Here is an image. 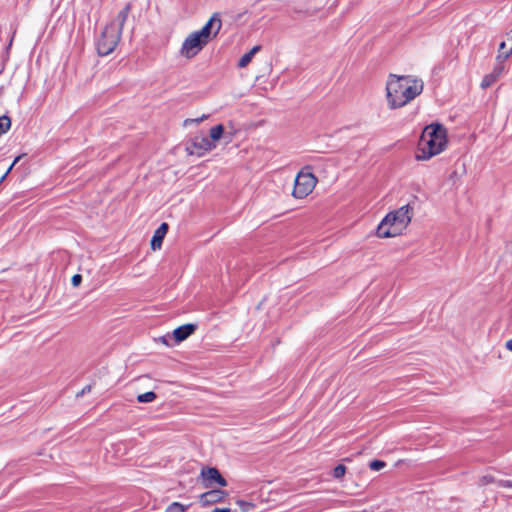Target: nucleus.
<instances>
[{"mask_svg": "<svg viewBox=\"0 0 512 512\" xmlns=\"http://www.w3.org/2000/svg\"><path fill=\"white\" fill-rule=\"evenodd\" d=\"M423 81L409 75L390 74L386 84V98L390 109L405 106L423 91Z\"/></svg>", "mask_w": 512, "mask_h": 512, "instance_id": "f257e3e1", "label": "nucleus"}, {"mask_svg": "<svg viewBox=\"0 0 512 512\" xmlns=\"http://www.w3.org/2000/svg\"><path fill=\"white\" fill-rule=\"evenodd\" d=\"M447 145V131L439 123H432L426 126L419 140L416 159L420 161L429 160L440 154Z\"/></svg>", "mask_w": 512, "mask_h": 512, "instance_id": "f03ea898", "label": "nucleus"}, {"mask_svg": "<svg viewBox=\"0 0 512 512\" xmlns=\"http://www.w3.org/2000/svg\"><path fill=\"white\" fill-rule=\"evenodd\" d=\"M130 10L131 4L128 3L117 14L115 20L106 25L103 29L96 44L97 52L100 56H107L111 54L117 47L121 38L123 26L127 20Z\"/></svg>", "mask_w": 512, "mask_h": 512, "instance_id": "7ed1b4c3", "label": "nucleus"}, {"mask_svg": "<svg viewBox=\"0 0 512 512\" xmlns=\"http://www.w3.org/2000/svg\"><path fill=\"white\" fill-rule=\"evenodd\" d=\"M413 207L410 204L403 205L397 210L389 212L377 227V236L380 238L395 237L406 229L411 222Z\"/></svg>", "mask_w": 512, "mask_h": 512, "instance_id": "20e7f679", "label": "nucleus"}, {"mask_svg": "<svg viewBox=\"0 0 512 512\" xmlns=\"http://www.w3.org/2000/svg\"><path fill=\"white\" fill-rule=\"evenodd\" d=\"M208 43V41L194 31L190 33L182 43L180 55L186 59H192L196 57Z\"/></svg>", "mask_w": 512, "mask_h": 512, "instance_id": "39448f33", "label": "nucleus"}, {"mask_svg": "<svg viewBox=\"0 0 512 512\" xmlns=\"http://www.w3.org/2000/svg\"><path fill=\"white\" fill-rule=\"evenodd\" d=\"M316 183L317 178L311 172L302 170L295 178L292 195L295 198L302 199L313 191Z\"/></svg>", "mask_w": 512, "mask_h": 512, "instance_id": "423d86ee", "label": "nucleus"}, {"mask_svg": "<svg viewBox=\"0 0 512 512\" xmlns=\"http://www.w3.org/2000/svg\"><path fill=\"white\" fill-rule=\"evenodd\" d=\"M217 145H212L208 141V137L204 135L194 136L187 144L186 151L190 155L201 157L207 152L212 151Z\"/></svg>", "mask_w": 512, "mask_h": 512, "instance_id": "0eeeda50", "label": "nucleus"}, {"mask_svg": "<svg viewBox=\"0 0 512 512\" xmlns=\"http://www.w3.org/2000/svg\"><path fill=\"white\" fill-rule=\"evenodd\" d=\"M200 479L206 488L218 485L226 487L228 485L226 479L221 475L219 470L215 467H203L200 472Z\"/></svg>", "mask_w": 512, "mask_h": 512, "instance_id": "6e6552de", "label": "nucleus"}, {"mask_svg": "<svg viewBox=\"0 0 512 512\" xmlns=\"http://www.w3.org/2000/svg\"><path fill=\"white\" fill-rule=\"evenodd\" d=\"M222 27V20L220 17V13L215 12L211 16V18L207 21V23L198 31H196L200 36H202L206 41L211 42L215 39L220 32Z\"/></svg>", "mask_w": 512, "mask_h": 512, "instance_id": "1a4fd4ad", "label": "nucleus"}, {"mask_svg": "<svg viewBox=\"0 0 512 512\" xmlns=\"http://www.w3.org/2000/svg\"><path fill=\"white\" fill-rule=\"evenodd\" d=\"M222 27V20L220 17V13L215 12L211 16V18L207 21V23L198 31H196L200 36H202L206 41L211 42L215 39L220 32Z\"/></svg>", "mask_w": 512, "mask_h": 512, "instance_id": "9d476101", "label": "nucleus"}, {"mask_svg": "<svg viewBox=\"0 0 512 512\" xmlns=\"http://www.w3.org/2000/svg\"><path fill=\"white\" fill-rule=\"evenodd\" d=\"M227 496V492L223 490L213 489L200 495L202 505H212L221 502Z\"/></svg>", "mask_w": 512, "mask_h": 512, "instance_id": "9b49d317", "label": "nucleus"}, {"mask_svg": "<svg viewBox=\"0 0 512 512\" xmlns=\"http://www.w3.org/2000/svg\"><path fill=\"white\" fill-rule=\"evenodd\" d=\"M196 328L197 326L191 323L179 326L173 330L172 337L175 339L176 343L182 342L192 335Z\"/></svg>", "mask_w": 512, "mask_h": 512, "instance_id": "f8f14e48", "label": "nucleus"}, {"mask_svg": "<svg viewBox=\"0 0 512 512\" xmlns=\"http://www.w3.org/2000/svg\"><path fill=\"white\" fill-rule=\"evenodd\" d=\"M261 50L260 45L254 46L249 52L245 53L238 62V67L245 68L253 59L255 54Z\"/></svg>", "mask_w": 512, "mask_h": 512, "instance_id": "ddd939ff", "label": "nucleus"}, {"mask_svg": "<svg viewBox=\"0 0 512 512\" xmlns=\"http://www.w3.org/2000/svg\"><path fill=\"white\" fill-rule=\"evenodd\" d=\"M223 133H224V126L222 124L213 126L209 131L208 141L212 145H216V142L222 137Z\"/></svg>", "mask_w": 512, "mask_h": 512, "instance_id": "4468645a", "label": "nucleus"}, {"mask_svg": "<svg viewBox=\"0 0 512 512\" xmlns=\"http://www.w3.org/2000/svg\"><path fill=\"white\" fill-rule=\"evenodd\" d=\"M157 399V394L153 391H149L137 396V400L141 403L153 402Z\"/></svg>", "mask_w": 512, "mask_h": 512, "instance_id": "2eb2a0df", "label": "nucleus"}, {"mask_svg": "<svg viewBox=\"0 0 512 512\" xmlns=\"http://www.w3.org/2000/svg\"><path fill=\"white\" fill-rule=\"evenodd\" d=\"M11 127V119L7 115L0 116V136L6 133Z\"/></svg>", "mask_w": 512, "mask_h": 512, "instance_id": "dca6fc26", "label": "nucleus"}, {"mask_svg": "<svg viewBox=\"0 0 512 512\" xmlns=\"http://www.w3.org/2000/svg\"><path fill=\"white\" fill-rule=\"evenodd\" d=\"M188 508V505L185 506L179 502L171 503L165 510V512H185Z\"/></svg>", "mask_w": 512, "mask_h": 512, "instance_id": "f3484780", "label": "nucleus"}, {"mask_svg": "<svg viewBox=\"0 0 512 512\" xmlns=\"http://www.w3.org/2000/svg\"><path fill=\"white\" fill-rule=\"evenodd\" d=\"M496 81H497V79H495L494 76H492L489 73L483 77L480 86L482 89H487L490 86H492Z\"/></svg>", "mask_w": 512, "mask_h": 512, "instance_id": "a211bd4d", "label": "nucleus"}, {"mask_svg": "<svg viewBox=\"0 0 512 512\" xmlns=\"http://www.w3.org/2000/svg\"><path fill=\"white\" fill-rule=\"evenodd\" d=\"M237 505L239 506L242 512H250L255 508V504L252 502L238 500Z\"/></svg>", "mask_w": 512, "mask_h": 512, "instance_id": "6ab92c4d", "label": "nucleus"}, {"mask_svg": "<svg viewBox=\"0 0 512 512\" xmlns=\"http://www.w3.org/2000/svg\"><path fill=\"white\" fill-rule=\"evenodd\" d=\"M151 247L153 250L160 249V227L154 232L151 240Z\"/></svg>", "mask_w": 512, "mask_h": 512, "instance_id": "aec40b11", "label": "nucleus"}, {"mask_svg": "<svg viewBox=\"0 0 512 512\" xmlns=\"http://www.w3.org/2000/svg\"><path fill=\"white\" fill-rule=\"evenodd\" d=\"M386 466V463L381 460H373L369 463V468L373 471H379Z\"/></svg>", "mask_w": 512, "mask_h": 512, "instance_id": "412c9836", "label": "nucleus"}, {"mask_svg": "<svg viewBox=\"0 0 512 512\" xmlns=\"http://www.w3.org/2000/svg\"><path fill=\"white\" fill-rule=\"evenodd\" d=\"M346 467L342 464L337 465L333 470V476L337 479L342 478L345 475Z\"/></svg>", "mask_w": 512, "mask_h": 512, "instance_id": "4be33fe9", "label": "nucleus"}, {"mask_svg": "<svg viewBox=\"0 0 512 512\" xmlns=\"http://www.w3.org/2000/svg\"><path fill=\"white\" fill-rule=\"evenodd\" d=\"M495 482L494 478L490 475H485V476H482L480 479H479V485L481 486H484V485H488L490 483H493Z\"/></svg>", "mask_w": 512, "mask_h": 512, "instance_id": "5701e85b", "label": "nucleus"}, {"mask_svg": "<svg viewBox=\"0 0 512 512\" xmlns=\"http://www.w3.org/2000/svg\"><path fill=\"white\" fill-rule=\"evenodd\" d=\"M208 118V115H202L201 117H198V118H195V119H186L184 121V125H188L189 123H196V124H199L201 123L202 121H204L205 119Z\"/></svg>", "mask_w": 512, "mask_h": 512, "instance_id": "b1692460", "label": "nucleus"}, {"mask_svg": "<svg viewBox=\"0 0 512 512\" xmlns=\"http://www.w3.org/2000/svg\"><path fill=\"white\" fill-rule=\"evenodd\" d=\"M81 281H82V276L80 274H75L71 279V283L74 287H77L78 285H80Z\"/></svg>", "mask_w": 512, "mask_h": 512, "instance_id": "393cba45", "label": "nucleus"}, {"mask_svg": "<svg viewBox=\"0 0 512 512\" xmlns=\"http://www.w3.org/2000/svg\"><path fill=\"white\" fill-rule=\"evenodd\" d=\"M497 484L499 487L512 488V480H499Z\"/></svg>", "mask_w": 512, "mask_h": 512, "instance_id": "a878e982", "label": "nucleus"}, {"mask_svg": "<svg viewBox=\"0 0 512 512\" xmlns=\"http://www.w3.org/2000/svg\"><path fill=\"white\" fill-rule=\"evenodd\" d=\"M508 49H509V47H507L506 42L502 41L499 45L498 54H503V53L507 52Z\"/></svg>", "mask_w": 512, "mask_h": 512, "instance_id": "bb28decb", "label": "nucleus"}, {"mask_svg": "<svg viewBox=\"0 0 512 512\" xmlns=\"http://www.w3.org/2000/svg\"><path fill=\"white\" fill-rule=\"evenodd\" d=\"M167 231H168V224L162 222V239L164 238V236L167 233Z\"/></svg>", "mask_w": 512, "mask_h": 512, "instance_id": "cd10ccee", "label": "nucleus"}, {"mask_svg": "<svg viewBox=\"0 0 512 512\" xmlns=\"http://www.w3.org/2000/svg\"><path fill=\"white\" fill-rule=\"evenodd\" d=\"M170 337V334H167L166 336H162L161 342L162 344H165L167 346L170 345L168 338Z\"/></svg>", "mask_w": 512, "mask_h": 512, "instance_id": "c85d7f7f", "label": "nucleus"}, {"mask_svg": "<svg viewBox=\"0 0 512 512\" xmlns=\"http://www.w3.org/2000/svg\"><path fill=\"white\" fill-rule=\"evenodd\" d=\"M14 166H12V164L10 165L9 168H7V171L5 172V174L1 177L0 179V183L6 178V176L11 172V170L13 169Z\"/></svg>", "mask_w": 512, "mask_h": 512, "instance_id": "c756f323", "label": "nucleus"}, {"mask_svg": "<svg viewBox=\"0 0 512 512\" xmlns=\"http://www.w3.org/2000/svg\"><path fill=\"white\" fill-rule=\"evenodd\" d=\"M212 512H230L229 508H215Z\"/></svg>", "mask_w": 512, "mask_h": 512, "instance_id": "7c9ffc66", "label": "nucleus"}, {"mask_svg": "<svg viewBox=\"0 0 512 512\" xmlns=\"http://www.w3.org/2000/svg\"><path fill=\"white\" fill-rule=\"evenodd\" d=\"M505 346L509 351H512V338L506 342Z\"/></svg>", "mask_w": 512, "mask_h": 512, "instance_id": "2f4dec72", "label": "nucleus"}, {"mask_svg": "<svg viewBox=\"0 0 512 512\" xmlns=\"http://www.w3.org/2000/svg\"><path fill=\"white\" fill-rule=\"evenodd\" d=\"M21 158H22V155L17 156V157L14 159V161H13V163H12V166H15V164H16L17 162H19V160H20Z\"/></svg>", "mask_w": 512, "mask_h": 512, "instance_id": "473e14b6", "label": "nucleus"}, {"mask_svg": "<svg viewBox=\"0 0 512 512\" xmlns=\"http://www.w3.org/2000/svg\"><path fill=\"white\" fill-rule=\"evenodd\" d=\"M87 391H90V386H88V387L84 388V389L81 391V393H80V394H81V395H83V394H84L85 392H87Z\"/></svg>", "mask_w": 512, "mask_h": 512, "instance_id": "72a5a7b5", "label": "nucleus"}]
</instances>
